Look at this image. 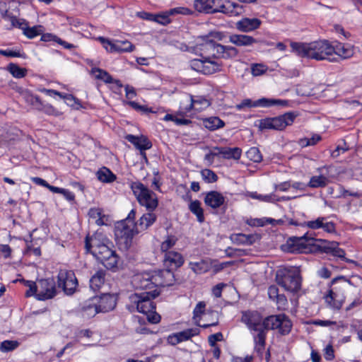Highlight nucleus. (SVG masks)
Wrapping results in <instances>:
<instances>
[{"instance_id":"nucleus-1","label":"nucleus","mask_w":362,"mask_h":362,"mask_svg":"<svg viewBox=\"0 0 362 362\" xmlns=\"http://www.w3.org/2000/svg\"><path fill=\"white\" fill-rule=\"evenodd\" d=\"M224 37L225 35L220 31H212L209 35L198 37L197 49L201 52L200 56L199 58L190 60V67L205 75L221 71L222 63L218 62L216 59H233L239 53L236 47L216 43L209 38L212 37L221 41Z\"/></svg>"},{"instance_id":"nucleus-2","label":"nucleus","mask_w":362,"mask_h":362,"mask_svg":"<svg viewBox=\"0 0 362 362\" xmlns=\"http://www.w3.org/2000/svg\"><path fill=\"white\" fill-rule=\"evenodd\" d=\"M109 240L101 233H96L92 237H86V249L90 251L108 269L117 267L119 257L110 246Z\"/></svg>"},{"instance_id":"nucleus-3","label":"nucleus","mask_w":362,"mask_h":362,"mask_svg":"<svg viewBox=\"0 0 362 362\" xmlns=\"http://www.w3.org/2000/svg\"><path fill=\"white\" fill-rule=\"evenodd\" d=\"M291 52L300 57L317 61L329 59L333 54V46L327 40L311 42H291Z\"/></svg>"},{"instance_id":"nucleus-4","label":"nucleus","mask_w":362,"mask_h":362,"mask_svg":"<svg viewBox=\"0 0 362 362\" xmlns=\"http://www.w3.org/2000/svg\"><path fill=\"white\" fill-rule=\"evenodd\" d=\"M173 274L170 269L146 272L134 276L133 286L137 290H151L172 284Z\"/></svg>"},{"instance_id":"nucleus-5","label":"nucleus","mask_w":362,"mask_h":362,"mask_svg":"<svg viewBox=\"0 0 362 362\" xmlns=\"http://www.w3.org/2000/svg\"><path fill=\"white\" fill-rule=\"evenodd\" d=\"M159 295L157 289L143 292L141 293H135L129 296L130 306L136 308L139 313L147 315L148 320L153 324L160 322V316L155 312V305L152 300Z\"/></svg>"},{"instance_id":"nucleus-6","label":"nucleus","mask_w":362,"mask_h":362,"mask_svg":"<svg viewBox=\"0 0 362 362\" xmlns=\"http://www.w3.org/2000/svg\"><path fill=\"white\" fill-rule=\"evenodd\" d=\"M351 285V281L343 276L334 278L331 282L328 293L325 296L326 303L332 308L339 310Z\"/></svg>"},{"instance_id":"nucleus-7","label":"nucleus","mask_w":362,"mask_h":362,"mask_svg":"<svg viewBox=\"0 0 362 362\" xmlns=\"http://www.w3.org/2000/svg\"><path fill=\"white\" fill-rule=\"evenodd\" d=\"M139 232L136 223L130 218H125L116 223L115 235L120 250H127L132 245L133 238Z\"/></svg>"},{"instance_id":"nucleus-8","label":"nucleus","mask_w":362,"mask_h":362,"mask_svg":"<svg viewBox=\"0 0 362 362\" xmlns=\"http://www.w3.org/2000/svg\"><path fill=\"white\" fill-rule=\"evenodd\" d=\"M276 281L285 291L292 293L298 291L301 287L300 272L293 267L279 269L276 272Z\"/></svg>"},{"instance_id":"nucleus-9","label":"nucleus","mask_w":362,"mask_h":362,"mask_svg":"<svg viewBox=\"0 0 362 362\" xmlns=\"http://www.w3.org/2000/svg\"><path fill=\"white\" fill-rule=\"evenodd\" d=\"M131 189L139 204L148 211H153L158 205L156 194L141 182H135L131 185Z\"/></svg>"},{"instance_id":"nucleus-10","label":"nucleus","mask_w":362,"mask_h":362,"mask_svg":"<svg viewBox=\"0 0 362 362\" xmlns=\"http://www.w3.org/2000/svg\"><path fill=\"white\" fill-rule=\"evenodd\" d=\"M294 119L295 115L291 112L276 117L262 119L259 121V128L260 129L283 130L287 126L291 125Z\"/></svg>"},{"instance_id":"nucleus-11","label":"nucleus","mask_w":362,"mask_h":362,"mask_svg":"<svg viewBox=\"0 0 362 362\" xmlns=\"http://www.w3.org/2000/svg\"><path fill=\"white\" fill-rule=\"evenodd\" d=\"M264 329H279V332L283 334H288L292 327L291 320L284 314L277 315H271L263 320Z\"/></svg>"},{"instance_id":"nucleus-12","label":"nucleus","mask_w":362,"mask_h":362,"mask_svg":"<svg viewBox=\"0 0 362 362\" xmlns=\"http://www.w3.org/2000/svg\"><path fill=\"white\" fill-rule=\"evenodd\" d=\"M78 281L73 271L61 269L58 274V286L67 295L73 294L77 287Z\"/></svg>"},{"instance_id":"nucleus-13","label":"nucleus","mask_w":362,"mask_h":362,"mask_svg":"<svg viewBox=\"0 0 362 362\" xmlns=\"http://www.w3.org/2000/svg\"><path fill=\"white\" fill-rule=\"evenodd\" d=\"M210 105V103L205 98L199 96L194 99L191 95L185 97L180 105V111L187 113L192 109L202 111Z\"/></svg>"},{"instance_id":"nucleus-14","label":"nucleus","mask_w":362,"mask_h":362,"mask_svg":"<svg viewBox=\"0 0 362 362\" xmlns=\"http://www.w3.org/2000/svg\"><path fill=\"white\" fill-rule=\"evenodd\" d=\"M103 47L109 52H129L133 51L134 46L128 40H116L112 42L103 37H98Z\"/></svg>"},{"instance_id":"nucleus-15","label":"nucleus","mask_w":362,"mask_h":362,"mask_svg":"<svg viewBox=\"0 0 362 362\" xmlns=\"http://www.w3.org/2000/svg\"><path fill=\"white\" fill-rule=\"evenodd\" d=\"M331 165H324L317 168L318 175L312 176L307 184L310 188H323L329 183V176Z\"/></svg>"},{"instance_id":"nucleus-16","label":"nucleus","mask_w":362,"mask_h":362,"mask_svg":"<svg viewBox=\"0 0 362 362\" xmlns=\"http://www.w3.org/2000/svg\"><path fill=\"white\" fill-rule=\"evenodd\" d=\"M311 240L313 239L306 235L290 238L286 243L287 250L291 253H306L310 250L309 242Z\"/></svg>"},{"instance_id":"nucleus-17","label":"nucleus","mask_w":362,"mask_h":362,"mask_svg":"<svg viewBox=\"0 0 362 362\" xmlns=\"http://www.w3.org/2000/svg\"><path fill=\"white\" fill-rule=\"evenodd\" d=\"M241 321L252 332L261 330L262 328H264L262 317L257 311L243 312Z\"/></svg>"},{"instance_id":"nucleus-18","label":"nucleus","mask_w":362,"mask_h":362,"mask_svg":"<svg viewBox=\"0 0 362 362\" xmlns=\"http://www.w3.org/2000/svg\"><path fill=\"white\" fill-rule=\"evenodd\" d=\"M55 295V284L52 279H40L38 281L37 300H45L52 298Z\"/></svg>"},{"instance_id":"nucleus-19","label":"nucleus","mask_w":362,"mask_h":362,"mask_svg":"<svg viewBox=\"0 0 362 362\" xmlns=\"http://www.w3.org/2000/svg\"><path fill=\"white\" fill-rule=\"evenodd\" d=\"M200 331L198 328H189L183 331L173 333L167 338V341L169 344L175 346L181 342L189 340L192 337L197 336Z\"/></svg>"},{"instance_id":"nucleus-20","label":"nucleus","mask_w":362,"mask_h":362,"mask_svg":"<svg viewBox=\"0 0 362 362\" xmlns=\"http://www.w3.org/2000/svg\"><path fill=\"white\" fill-rule=\"evenodd\" d=\"M192 11L185 7H177L174 8H171L169 11L154 15V21L153 22H156L161 25H167L170 23V16L175 15V14H183V15H189L191 14Z\"/></svg>"},{"instance_id":"nucleus-21","label":"nucleus","mask_w":362,"mask_h":362,"mask_svg":"<svg viewBox=\"0 0 362 362\" xmlns=\"http://www.w3.org/2000/svg\"><path fill=\"white\" fill-rule=\"evenodd\" d=\"M216 12H221L230 16H236L242 14L244 12V9L243 6H240L238 4L230 1H226L218 7L213 9L212 13Z\"/></svg>"},{"instance_id":"nucleus-22","label":"nucleus","mask_w":362,"mask_h":362,"mask_svg":"<svg viewBox=\"0 0 362 362\" xmlns=\"http://www.w3.org/2000/svg\"><path fill=\"white\" fill-rule=\"evenodd\" d=\"M93 298L94 301L98 302L97 305L100 313L111 311L116 305V300L112 295L103 294L101 296H95Z\"/></svg>"},{"instance_id":"nucleus-23","label":"nucleus","mask_w":362,"mask_h":362,"mask_svg":"<svg viewBox=\"0 0 362 362\" xmlns=\"http://www.w3.org/2000/svg\"><path fill=\"white\" fill-rule=\"evenodd\" d=\"M261 23L262 21L257 18H243L235 23V28L240 32L250 33L259 28Z\"/></svg>"},{"instance_id":"nucleus-24","label":"nucleus","mask_w":362,"mask_h":362,"mask_svg":"<svg viewBox=\"0 0 362 362\" xmlns=\"http://www.w3.org/2000/svg\"><path fill=\"white\" fill-rule=\"evenodd\" d=\"M126 139L132 143L137 149L140 150L141 154H142L145 158H146L144 151L151 148L152 144L146 136H136L128 134L126 136Z\"/></svg>"},{"instance_id":"nucleus-25","label":"nucleus","mask_w":362,"mask_h":362,"mask_svg":"<svg viewBox=\"0 0 362 362\" xmlns=\"http://www.w3.org/2000/svg\"><path fill=\"white\" fill-rule=\"evenodd\" d=\"M246 197H250L254 199H257L260 202H268V203H276L281 201H288L291 199L289 197H278L274 193L268 194H261L257 192H247L245 194Z\"/></svg>"},{"instance_id":"nucleus-26","label":"nucleus","mask_w":362,"mask_h":362,"mask_svg":"<svg viewBox=\"0 0 362 362\" xmlns=\"http://www.w3.org/2000/svg\"><path fill=\"white\" fill-rule=\"evenodd\" d=\"M228 40L237 47H250L257 42L252 36L243 34H232L229 36Z\"/></svg>"},{"instance_id":"nucleus-27","label":"nucleus","mask_w":362,"mask_h":362,"mask_svg":"<svg viewBox=\"0 0 362 362\" xmlns=\"http://www.w3.org/2000/svg\"><path fill=\"white\" fill-rule=\"evenodd\" d=\"M214 151H217L218 157L224 159L239 160L242 154V150L238 147H214Z\"/></svg>"},{"instance_id":"nucleus-28","label":"nucleus","mask_w":362,"mask_h":362,"mask_svg":"<svg viewBox=\"0 0 362 362\" xmlns=\"http://www.w3.org/2000/svg\"><path fill=\"white\" fill-rule=\"evenodd\" d=\"M333 54H336L343 59H349L354 56L355 47L350 44H344L339 42L333 46Z\"/></svg>"},{"instance_id":"nucleus-29","label":"nucleus","mask_w":362,"mask_h":362,"mask_svg":"<svg viewBox=\"0 0 362 362\" xmlns=\"http://www.w3.org/2000/svg\"><path fill=\"white\" fill-rule=\"evenodd\" d=\"M206 205L212 209H216L222 206L225 202V197L216 191L208 192L204 198Z\"/></svg>"},{"instance_id":"nucleus-30","label":"nucleus","mask_w":362,"mask_h":362,"mask_svg":"<svg viewBox=\"0 0 362 362\" xmlns=\"http://www.w3.org/2000/svg\"><path fill=\"white\" fill-rule=\"evenodd\" d=\"M164 263L167 267L177 268L183 264L184 259L180 253L169 251L165 253Z\"/></svg>"},{"instance_id":"nucleus-31","label":"nucleus","mask_w":362,"mask_h":362,"mask_svg":"<svg viewBox=\"0 0 362 362\" xmlns=\"http://www.w3.org/2000/svg\"><path fill=\"white\" fill-rule=\"evenodd\" d=\"M157 216L153 213V211H149L148 213L144 214L136 223V228L139 232H142L146 230L148 227L153 225L156 221Z\"/></svg>"},{"instance_id":"nucleus-32","label":"nucleus","mask_w":362,"mask_h":362,"mask_svg":"<svg viewBox=\"0 0 362 362\" xmlns=\"http://www.w3.org/2000/svg\"><path fill=\"white\" fill-rule=\"evenodd\" d=\"M259 237L257 234H243L238 233L231 236L232 241L238 245H251L255 243Z\"/></svg>"},{"instance_id":"nucleus-33","label":"nucleus","mask_w":362,"mask_h":362,"mask_svg":"<svg viewBox=\"0 0 362 362\" xmlns=\"http://www.w3.org/2000/svg\"><path fill=\"white\" fill-rule=\"evenodd\" d=\"M206 304L203 301L199 302L197 305L195 306L194 311H193V320L194 321L195 325L203 327V328H207L211 326H215L217 325V322H211L209 324H200V317L201 315L203 314L205 311Z\"/></svg>"},{"instance_id":"nucleus-34","label":"nucleus","mask_w":362,"mask_h":362,"mask_svg":"<svg viewBox=\"0 0 362 362\" xmlns=\"http://www.w3.org/2000/svg\"><path fill=\"white\" fill-rule=\"evenodd\" d=\"M105 272L103 270L98 271L90 279V287L93 291H98L105 283Z\"/></svg>"},{"instance_id":"nucleus-35","label":"nucleus","mask_w":362,"mask_h":362,"mask_svg":"<svg viewBox=\"0 0 362 362\" xmlns=\"http://www.w3.org/2000/svg\"><path fill=\"white\" fill-rule=\"evenodd\" d=\"M98 302L94 301V298L86 301L82 308L84 315L87 317H93L97 313H100L97 305Z\"/></svg>"},{"instance_id":"nucleus-36","label":"nucleus","mask_w":362,"mask_h":362,"mask_svg":"<svg viewBox=\"0 0 362 362\" xmlns=\"http://www.w3.org/2000/svg\"><path fill=\"white\" fill-rule=\"evenodd\" d=\"M203 125L210 131H214L224 127L225 123L218 117H211L203 120Z\"/></svg>"},{"instance_id":"nucleus-37","label":"nucleus","mask_w":362,"mask_h":362,"mask_svg":"<svg viewBox=\"0 0 362 362\" xmlns=\"http://www.w3.org/2000/svg\"><path fill=\"white\" fill-rule=\"evenodd\" d=\"M88 216L98 226L105 225L106 216L103 214V210L100 208H91L88 211Z\"/></svg>"},{"instance_id":"nucleus-38","label":"nucleus","mask_w":362,"mask_h":362,"mask_svg":"<svg viewBox=\"0 0 362 362\" xmlns=\"http://www.w3.org/2000/svg\"><path fill=\"white\" fill-rule=\"evenodd\" d=\"M287 102L286 100L261 98L253 103L254 107H271L273 105H286Z\"/></svg>"},{"instance_id":"nucleus-39","label":"nucleus","mask_w":362,"mask_h":362,"mask_svg":"<svg viewBox=\"0 0 362 362\" xmlns=\"http://www.w3.org/2000/svg\"><path fill=\"white\" fill-rule=\"evenodd\" d=\"M192 213L196 215L197 221L202 223L204 221V211L201 206V202L198 200L192 201L189 206Z\"/></svg>"},{"instance_id":"nucleus-40","label":"nucleus","mask_w":362,"mask_h":362,"mask_svg":"<svg viewBox=\"0 0 362 362\" xmlns=\"http://www.w3.org/2000/svg\"><path fill=\"white\" fill-rule=\"evenodd\" d=\"M214 0H195L194 8L199 12L212 13Z\"/></svg>"},{"instance_id":"nucleus-41","label":"nucleus","mask_w":362,"mask_h":362,"mask_svg":"<svg viewBox=\"0 0 362 362\" xmlns=\"http://www.w3.org/2000/svg\"><path fill=\"white\" fill-rule=\"evenodd\" d=\"M7 70L9 73L16 78H22L27 74V69L25 68H21L16 64L11 63L7 66Z\"/></svg>"},{"instance_id":"nucleus-42","label":"nucleus","mask_w":362,"mask_h":362,"mask_svg":"<svg viewBox=\"0 0 362 362\" xmlns=\"http://www.w3.org/2000/svg\"><path fill=\"white\" fill-rule=\"evenodd\" d=\"M177 240V238L174 235H167L160 244L161 252L164 253L169 252L175 246Z\"/></svg>"},{"instance_id":"nucleus-43","label":"nucleus","mask_w":362,"mask_h":362,"mask_svg":"<svg viewBox=\"0 0 362 362\" xmlns=\"http://www.w3.org/2000/svg\"><path fill=\"white\" fill-rule=\"evenodd\" d=\"M98 178L103 182H111L116 179V176L107 168L100 169L97 173Z\"/></svg>"},{"instance_id":"nucleus-44","label":"nucleus","mask_w":362,"mask_h":362,"mask_svg":"<svg viewBox=\"0 0 362 362\" xmlns=\"http://www.w3.org/2000/svg\"><path fill=\"white\" fill-rule=\"evenodd\" d=\"M91 73L96 78L102 80L107 83H110L112 82L113 79L112 76L107 71L103 69L93 68L91 70Z\"/></svg>"},{"instance_id":"nucleus-45","label":"nucleus","mask_w":362,"mask_h":362,"mask_svg":"<svg viewBox=\"0 0 362 362\" xmlns=\"http://www.w3.org/2000/svg\"><path fill=\"white\" fill-rule=\"evenodd\" d=\"M190 265L192 270L197 274L206 272L210 267V264L206 260H202L198 262H192L190 263Z\"/></svg>"},{"instance_id":"nucleus-46","label":"nucleus","mask_w":362,"mask_h":362,"mask_svg":"<svg viewBox=\"0 0 362 362\" xmlns=\"http://www.w3.org/2000/svg\"><path fill=\"white\" fill-rule=\"evenodd\" d=\"M21 281H23L25 286L28 288V290L25 292V296L27 297L35 296V298H37V294L38 293V284H36V283L33 281H25L24 279Z\"/></svg>"},{"instance_id":"nucleus-47","label":"nucleus","mask_w":362,"mask_h":362,"mask_svg":"<svg viewBox=\"0 0 362 362\" xmlns=\"http://www.w3.org/2000/svg\"><path fill=\"white\" fill-rule=\"evenodd\" d=\"M19 346V342L16 340H5L0 344V351L8 352L15 350Z\"/></svg>"},{"instance_id":"nucleus-48","label":"nucleus","mask_w":362,"mask_h":362,"mask_svg":"<svg viewBox=\"0 0 362 362\" xmlns=\"http://www.w3.org/2000/svg\"><path fill=\"white\" fill-rule=\"evenodd\" d=\"M246 156L249 160L255 163H259L262 160V154L259 150L256 147L250 148L246 152Z\"/></svg>"},{"instance_id":"nucleus-49","label":"nucleus","mask_w":362,"mask_h":362,"mask_svg":"<svg viewBox=\"0 0 362 362\" xmlns=\"http://www.w3.org/2000/svg\"><path fill=\"white\" fill-rule=\"evenodd\" d=\"M257 334L254 335V341L257 346H259V349H263L265 345V337L266 330L262 328L261 330L254 331Z\"/></svg>"},{"instance_id":"nucleus-50","label":"nucleus","mask_w":362,"mask_h":362,"mask_svg":"<svg viewBox=\"0 0 362 362\" xmlns=\"http://www.w3.org/2000/svg\"><path fill=\"white\" fill-rule=\"evenodd\" d=\"M201 175L203 180L208 183H212L217 180L218 176L216 173L209 169H204L201 171Z\"/></svg>"},{"instance_id":"nucleus-51","label":"nucleus","mask_w":362,"mask_h":362,"mask_svg":"<svg viewBox=\"0 0 362 362\" xmlns=\"http://www.w3.org/2000/svg\"><path fill=\"white\" fill-rule=\"evenodd\" d=\"M23 30L24 35L30 39L40 35L42 32L41 26H33L32 28L24 27V29Z\"/></svg>"},{"instance_id":"nucleus-52","label":"nucleus","mask_w":362,"mask_h":362,"mask_svg":"<svg viewBox=\"0 0 362 362\" xmlns=\"http://www.w3.org/2000/svg\"><path fill=\"white\" fill-rule=\"evenodd\" d=\"M326 221L325 217H318L315 220L304 222L302 224V226H306L313 230H317V229L320 228V226H321L320 225L322 223V221Z\"/></svg>"},{"instance_id":"nucleus-53","label":"nucleus","mask_w":362,"mask_h":362,"mask_svg":"<svg viewBox=\"0 0 362 362\" xmlns=\"http://www.w3.org/2000/svg\"><path fill=\"white\" fill-rule=\"evenodd\" d=\"M316 241L320 243V244L318 245V247L321 251H322L325 253H330L333 245L336 246V242H334V241L328 242V241H326V240H322V239L316 240Z\"/></svg>"},{"instance_id":"nucleus-54","label":"nucleus","mask_w":362,"mask_h":362,"mask_svg":"<svg viewBox=\"0 0 362 362\" xmlns=\"http://www.w3.org/2000/svg\"><path fill=\"white\" fill-rule=\"evenodd\" d=\"M6 21H8L11 23V28H19L21 29H24L25 26V21L23 19H18L14 16H6L4 17Z\"/></svg>"},{"instance_id":"nucleus-55","label":"nucleus","mask_w":362,"mask_h":362,"mask_svg":"<svg viewBox=\"0 0 362 362\" xmlns=\"http://www.w3.org/2000/svg\"><path fill=\"white\" fill-rule=\"evenodd\" d=\"M64 97L65 103L73 107L78 109L81 105L79 100L71 94H66Z\"/></svg>"},{"instance_id":"nucleus-56","label":"nucleus","mask_w":362,"mask_h":362,"mask_svg":"<svg viewBox=\"0 0 362 362\" xmlns=\"http://www.w3.org/2000/svg\"><path fill=\"white\" fill-rule=\"evenodd\" d=\"M340 195L339 197L346 198L347 196H351L356 198L361 197V194L357 192H350L346 190L342 185H339V187Z\"/></svg>"},{"instance_id":"nucleus-57","label":"nucleus","mask_w":362,"mask_h":362,"mask_svg":"<svg viewBox=\"0 0 362 362\" xmlns=\"http://www.w3.org/2000/svg\"><path fill=\"white\" fill-rule=\"evenodd\" d=\"M338 245L339 243L336 242V246L333 245L330 254L335 257L344 259L346 261V258H345V251L343 249L339 247Z\"/></svg>"},{"instance_id":"nucleus-58","label":"nucleus","mask_w":362,"mask_h":362,"mask_svg":"<svg viewBox=\"0 0 362 362\" xmlns=\"http://www.w3.org/2000/svg\"><path fill=\"white\" fill-rule=\"evenodd\" d=\"M320 228H322L324 231L329 233H332L335 232V225L333 222L324 221H322L320 225Z\"/></svg>"},{"instance_id":"nucleus-59","label":"nucleus","mask_w":362,"mask_h":362,"mask_svg":"<svg viewBox=\"0 0 362 362\" xmlns=\"http://www.w3.org/2000/svg\"><path fill=\"white\" fill-rule=\"evenodd\" d=\"M39 109L44 111L45 113H47L48 115H59V111L57 110L52 105H49V104L44 105L42 103V105H40V107H39Z\"/></svg>"},{"instance_id":"nucleus-60","label":"nucleus","mask_w":362,"mask_h":362,"mask_svg":"<svg viewBox=\"0 0 362 362\" xmlns=\"http://www.w3.org/2000/svg\"><path fill=\"white\" fill-rule=\"evenodd\" d=\"M274 301L276 302L279 310H284L287 305V299L284 294H280Z\"/></svg>"},{"instance_id":"nucleus-61","label":"nucleus","mask_w":362,"mask_h":362,"mask_svg":"<svg viewBox=\"0 0 362 362\" xmlns=\"http://www.w3.org/2000/svg\"><path fill=\"white\" fill-rule=\"evenodd\" d=\"M265 71V66L262 64H255L252 67V74L253 76H260Z\"/></svg>"},{"instance_id":"nucleus-62","label":"nucleus","mask_w":362,"mask_h":362,"mask_svg":"<svg viewBox=\"0 0 362 362\" xmlns=\"http://www.w3.org/2000/svg\"><path fill=\"white\" fill-rule=\"evenodd\" d=\"M280 294H279V288L273 285L269 287L268 288V296L269 298L274 300L276 297H278Z\"/></svg>"},{"instance_id":"nucleus-63","label":"nucleus","mask_w":362,"mask_h":362,"mask_svg":"<svg viewBox=\"0 0 362 362\" xmlns=\"http://www.w3.org/2000/svg\"><path fill=\"white\" fill-rule=\"evenodd\" d=\"M27 100L30 103L33 105L37 107L39 109L40 105H42V103L38 96H35L33 95H30L27 98Z\"/></svg>"},{"instance_id":"nucleus-64","label":"nucleus","mask_w":362,"mask_h":362,"mask_svg":"<svg viewBox=\"0 0 362 362\" xmlns=\"http://www.w3.org/2000/svg\"><path fill=\"white\" fill-rule=\"evenodd\" d=\"M0 253L4 258L10 257L11 249L8 245H0Z\"/></svg>"}]
</instances>
